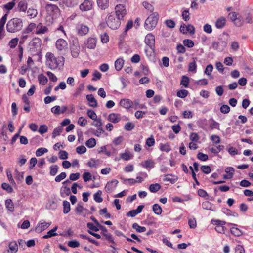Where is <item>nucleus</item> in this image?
<instances>
[{
	"instance_id": "f257e3e1",
	"label": "nucleus",
	"mask_w": 253,
	"mask_h": 253,
	"mask_svg": "<svg viewBox=\"0 0 253 253\" xmlns=\"http://www.w3.org/2000/svg\"><path fill=\"white\" fill-rule=\"evenodd\" d=\"M46 64L51 70H55L59 66H63L64 58L62 56L57 58L51 52H47L45 55Z\"/></svg>"
},
{
	"instance_id": "f03ea898",
	"label": "nucleus",
	"mask_w": 253,
	"mask_h": 253,
	"mask_svg": "<svg viewBox=\"0 0 253 253\" xmlns=\"http://www.w3.org/2000/svg\"><path fill=\"white\" fill-rule=\"evenodd\" d=\"M23 26V22L22 19L13 18L8 21L6 24V29L9 33H16L20 31Z\"/></svg>"
},
{
	"instance_id": "7ed1b4c3",
	"label": "nucleus",
	"mask_w": 253,
	"mask_h": 253,
	"mask_svg": "<svg viewBox=\"0 0 253 253\" xmlns=\"http://www.w3.org/2000/svg\"><path fill=\"white\" fill-rule=\"evenodd\" d=\"M159 14L157 12L152 13L145 20L144 27L148 30L153 29L157 24Z\"/></svg>"
},
{
	"instance_id": "20e7f679",
	"label": "nucleus",
	"mask_w": 253,
	"mask_h": 253,
	"mask_svg": "<svg viewBox=\"0 0 253 253\" xmlns=\"http://www.w3.org/2000/svg\"><path fill=\"white\" fill-rule=\"evenodd\" d=\"M120 19L115 18L114 15L110 14L106 20L108 26L112 29H117L120 25Z\"/></svg>"
},
{
	"instance_id": "39448f33",
	"label": "nucleus",
	"mask_w": 253,
	"mask_h": 253,
	"mask_svg": "<svg viewBox=\"0 0 253 253\" xmlns=\"http://www.w3.org/2000/svg\"><path fill=\"white\" fill-rule=\"evenodd\" d=\"M115 13L118 19H123L124 16L126 14V10L125 6L123 4H118L115 8Z\"/></svg>"
},
{
	"instance_id": "423d86ee",
	"label": "nucleus",
	"mask_w": 253,
	"mask_h": 253,
	"mask_svg": "<svg viewBox=\"0 0 253 253\" xmlns=\"http://www.w3.org/2000/svg\"><path fill=\"white\" fill-rule=\"evenodd\" d=\"M228 18L237 27H241L243 25V22L240 17H237V14L236 12H230L228 14Z\"/></svg>"
},
{
	"instance_id": "0eeeda50",
	"label": "nucleus",
	"mask_w": 253,
	"mask_h": 253,
	"mask_svg": "<svg viewBox=\"0 0 253 253\" xmlns=\"http://www.w3.org/2000/svg\"><path fill=\"white\" fill-rule=\"evenodd\" d=\"M145 42L151 49L153 51L154 50L155 39L153 35L152 34H147L145 38Z\"/></svg>"
},
{
	"instance_id": "6e6552de",
	"label": "nucleus",
	"mask_w": 253,
	"mask_h": 253,
	"mask_svg": "<svg viewBox=\"0 0 253 253\" xmlns=\"http://www.w3.org/2000/svg\"><path fill=\"white\" fill-rule=\"evenodd\" d=\"M74 42L72 45H71V53L73 57H77L80 52V46L79 44L78 40L76 39L75 41H73Z\"/></svg>"
},
{
	"instance_id": "1a4fd4ad",
	"label": "nucleus",
	"mask_w": 253,
	"mask_h": 253,
	"mask_svg": "<svg viewBox=\"0 0 253 253\" xmlns=\"http://www.w3.org/2000/svg\"><path fill=\"white\" fill-rule=\"evenodd\" d=\"M77 34L81 36L86 35L89 31V27L84 24H78L76 27Z\"/></svg>"
},
{
	"instance_id": "9d476101",
	"label": "nucleus",
	"mask_w": 253,
	"mask_h": 253,
	"mask_svg": "<svg viewBox=\"0 0 253 253\" xmlns=\"http://www.w3.org/2000/svg\"><path fill=\"white\" fill-rule=\"evenodd\" d=\"M97 39L93 37L88 38L84 43V45L90 49H94L96 46Z\"/></svg>"
},
{
	"instance_id": "9b49d317",
	"label": "nucleus",
	"mask_w": 253,
	"mask_h": 253,
	"mask_svg": "<svg viewBox=\"0 0 253 253\" xmlns=\"http://www.w3.org/2000/svg\"><path fill=\"white\" fill-rule=\"evenodd\" d=\"M67 42L63 39H59L56 42V47L59 51L65 50L67 48Z\"/></svg>"
},
{
	"instance_id": "f8f14e48",
	"label": "nucleus",
	"mask_w": 253,
	"mask_h": 253,
	"mask_svg": "<svg viewBox=\"0 0 253 253\" xmlns=\"http://www.w3.org/2000/svg\"><path fill=\"white\" fill-rule=\"evenodd\" d=\"M46 11L51 15L57 14L59 12L58 6L54 4H47L45 6Z\"/></svg>"
},
{
	"instance_id": "ddd939ff",
	"label": "nucleus",
	"mask_w": 253,
	"mask_h": 253,
	"mask_svg": "<svg viewBox=\"0 0 253 253\" xmlns=\"http://www.w3.org/2000/svg\"><path fill=\"white\" fill-rule=\"evenodd\" d=\"M120 104L122 107L128 109L132 107L133 102L128 99H122L120 101Z\"/></svg>"
},
{
	"instance_id": "4468645a",
	"label": "nucleus",
	"mask_w": 253,
	"mask_h": 253,
	"mask_svg": "<svg viewBox=\"0 0 253 253\" xmlns=\"http://www.w3.org/2000/svg\"><path fill=\"white\" fill-rule=\"evenodd\" d=\"M92 3L88 0H85L80 5V9L82 11H86L90 10L92 8Z\"/></svg>"
},
{
	"instance_id": "2eb2a0df",
	"label": "nucleus",
	"mask_w": 253,
	"mask_h": 253,
	"mask_svg": "<svg viewBox=\"0 0 253 253\" xmlns=\"http://www.w3.org/2000/svg\"><path fill=\"white\" fill-rule=\"evenodd\" d=\"M50 224V223L42 222L38 224L35 228V230L38 233H41L47 228Z\"/></svg>"
},
{
	"instance_id": "dca6fc26",
	"label": "nucleus",
	"mask_w": 253,
	"mask_h": 253,
	"mask_svg": "<svg viewBox=\"0 0 253 253\" xmlns=\"http://www.w3.org/2000/svg\"><path fill=\"white\" fill-rule=\"evenodd\" d=\"M121 119V115L117 113H111L108 117V120L113 123L119 122Z\"/></svg>"
},
{
	"instance_id": "f3484780",
	"label": "nucleus",
	"mask_w": 253,
	"mask_h": 253,
	"mask_svg": "<svg viewBox=\"0 0 253 253\" xmlns=\"http://www.w3.org/2000/svg\"><path fill=\"white\" fill-rule=\"evenodd\" d=\"M118 183L117 180L114 179L107 183L105 186V190L107 192H111L113 189H114L117 186Z\"/></svg>"
},
{
	"instance_id": "a211bd4d",
	"label": "nucleus",
	"mask_w": 253,
	"mask_h": 253,
	"mask_svg": "<svg viewBox=\"0 0 253 253\" xmlns=\"http://www.w3.org/2000/svg\"><path fill=\"white\" fill-rule=\"evenodd\" d=\"M97 4L100 9L105 10L109 7V0H97Z\"/></svg>"
},
{
	"instance_id": "6ab92c4d",
	"label": "nucleus",
	"mask_w": 253,
	"mask_h": 253,
	"mask_svg": "<svg viewBox=\"0 0 253 253\" xmlns=\"http://www.w3.org/2000/svg\"><path fill=\"white\" fill-rule=\"evenodd\" d=\"M71 194V189L66 185H63L60 189V196L62 198H65Z\"/></svg>"
},
{
	"instance_id": "aec40b11",
	"label": "nucleus",
	"mask_w": 253,
	"mask_h": 253,
	"mask_svg": "<svg viewBox=\"0 0 253 253\" xmlns=\"http://www.w3.org/2000/svg\"><path fill=\"white\" fill-rule=\"evenodd\" d=\"M86 99L88 101L90 106L92 107H96L97 106V101L92 94L86 95Z\"/></svg>"
},
{
	"instance_id": "412c9836",
	"label": "nucleus",
	"mask_w": 253,
	"mask_h": 253,
	"mask_svg": "<svg viewBox=\"0 0 253 253\" xmlns=\"http://www.w3.org/2000/svg\"><path fill=\"white\" fill-rule=\"evenodd\" d=\"M226 23V19L224 17H221L218 18L215 22V26L218 29L223 28Z\"/></svg>"
},
{
	"instance_id": "4be33fe9",
	"label": "nucleus",
	"mask_w": 253,
	"mask_h": 253,
	"mask_svg": "<svg viewBox=\"0 0 253 253\" xmlns=\"http://www.w3.org/2000/svg\"><path fill=\"white\" fill-rule=\"evenodd\" d=\"M47 31L48 28L46 26H42L41 23L36 26V34H44Z\"/></svg>"
},
{
	"instance_id": "5701e85b",
	"label": "nucleus",
	"mask_w": 253,
	"mask_h": 253,
	"mask_svg": "<svg viewBox=\"0 0 253 253\" xmlns=\"http://www.w3.org/2000/svg\"><path fill=\"white\" fill-rule=\"evenodd\" d=\"M76 212L78 213L81 214L84 211L85 213L90 214L87 209L84 208L81 203H78L75 209Z\"/></svg>"
},
{
	"instance_id": "b1692460",
	"label": "nucleus",
	"mask_w": 253,
	"mask_h": 253,
	"mask_svg": "<svg viewBox=\"0 0 253 253\" xmlns=\"http://www.w3.org/2000/svg\"><path fill=\"white\" fill-rule=\"evenodd\" d=\"M124 64V61L122 58H119L115 62V67L117 71L121 70Z\"/></svg>"
},
{
	"instance_id": "393cba45",
	"label": "nucleus",
	"mask_w": 253,
	"mask_h": 253,
	"mask_svg": "<svg viewBox=\"0 0 253 253\" xmlns=\"http://www.w3.org/2000/svg\"><path fill=\"white\" fill-rule=\"evenodd\" d=\"M28 16L30 18H35L38 15V11L37 9L33 8H29L27 12Z\"/></svg>"
},
{
	"instance_id": "a878e982",
	"label": "nucleus",
	"mask_w": 253,
	"mask_h": 253,
	"mask_svg": "<svg viewBox=\"0 0 253 253\" xmlns=\"http://www.w3.org/2000/svg\"><path fill=\"white\" fill-rule=\"evenodd\" d=\"M57 230V227H55L52 230L49 231L47 234L43 236V238L44 239H47L48 238L52 237L53 236H55L57 235V233L55 232V231Z\"/></svg>"
},
{
	"instance_id": "bb28decb",
	"label": "nucleus",
	"mask_w": 253,
	"mask_h": 253,
	"mask_svg": "<svg viewBox=\"0 0 253 253\" xmlns=\"http://www.w3.org/2000/svg\"><path fill=\"white\" fill-rule=\"evenodd\" d=\"M9 248L11 253H16L18 251V245L16 242H11L9 244Z\"/></svg>"
},
{
	"instance_id": "cd10ccee",
	"label": "nucleus",
	"mask_w": 253,
	"mask_h": 253,
	"mask_svg": "<svg viewBox=\"0 0 253 253\" xmlns=\"http://www.w3.org/2000/svg\"><path fill=\"white\" fill-rule=\"evenodd\" d=\"M100 163L99 160H95L94 159H91L88 163L87 165L89 167L91 168H96Z\"/></svg>"
},
{
	"instance_id": "c85d7f7f",
	"label": "nucleus",
	"mask_w": 253,
	"mask_h": 253,
	"mask_svg": "<svg viewBox=\"0 0 253 253\" xmlns=\"http://www.w3.org/2000/svg\"><path fill=\"white\" fill-rule=\"evenodd\" d=\"M41 45V40L39 38H35L31 42V45L37 48L40 47Z\"/></svg>"
},
{
	"instance_id": "c756f323",
	"label": "nucleus",
	"mask_w": 253,
	"mask_h": 253,
	"mask_svg": "<svg viewBox=\"0 0 253 253\" xmlns=\"http://www.w3.org/2000/svg\"><path fill=\"white\" fill-rule=\"evenodd\" d=\"M18 8L20 11L25 12L27 9V3L26 1L23 0L19 2Z\"/></svg>"
},
{
	"instance_id": "7c9ffc66",
	"label": "nucleus",
	"mask_w": 253,
	"mask_h": 253,
	"mask_svg": "<svg viewBox=\"0 0 253 253\" xmlns=\"http://www.w3.org/2000/svg\"><path fill=\"white\" fill-rule=\"evenodd\" d=\"M132 228L134 229L137 232L142 233L146 231V228L144 226H140L137 223H134L132 224Z\"/></svg>"
},
{
	"instance_id": "2f4dec72",
	"label": "nucleus",
	"mask_w": 253,
	"mask_h": 253,
	"mask_svg": "<svg viewBox=\"0 0 253 253\" xmlns=\"http://www.w3.org/2000/svg\"><path fill=\"white\" fill-rule=\"evenodd\" d=\"M63 213L64 214H67L70 211V204L67 201H64L63 202Z\"/></svg>"
},
{
	"instance_id": "473e14b6",
	"label": "nucleus",
	"mask_w": 253,
	"mask_h": 253,
	"mask_svg": "<svg viewBox=\"0 0 253 253\" xmlns=\"http://www.w3.org/2000/svg\"><path fill=\"white\" fill-rule=\"evenodd\" d=\"M161 188V185L158 183L151 184L149 186V190L153 193H156Z\"/></svg>"
},
{
	"instance_id": "72a5a7b5",
	"label": "nucleus",
	"mask_w": 253,
	"mask_h": 253,
	"mask_svg": "<svg viewBox=\"0 0 253 253\" xmlns=\"http://www.w3.org/2000/svg\"><path fill=\"white\" fill-rule=\"evenodd\" d=\"M153 212L157 215H160L161 214L162 212V209L161 207L158 204H155L153 206Z\"/></svg>"
},
{
	"instance_id": "f704fd0d",
	"label": "nucleus",
	"mask_w": 253,
	"mask_h": 253,
	"mask_svg": "<svg viewBox=\"0 0 253 253\" xmlns=\"http://www.w3.org/2000/svg\"><path fill=\"white\" fill-rule=\"evenodd\" d=\"M5 205L6 208L11 212H13L14 211V205L13 202L11 199H7L5 201Z\"/></svg>"
},
{
	"instance_id": "c9c22d12",
	"label": "nucleus",
	"mask_w": 253,
	"mask_h": 253,
	"mask_svg": "<svg viewBox=\"0 0 253 253\" xmlns=\"http://www.w3.org/2000/svg\"><path fill=\"white\" fill-rule=\"evenodd\" d=\"M231 233L235 236H240L243 233L241 230L235 227H232L230 229Z\"/></svg>"
},
{
	"instance_id": "e433bc0d",
	"label": "nucleus",
	"mask_w": 253,
	"mask_h": 253,
	"mask_svg": "<svg viewBox=\"0 0 253 253\" xmlns=\"http://www.w3.org/2000/svg\"><path fill=\"white\" fill-rule=\"evenodd\" d=\"M101 191L98 190L96 193H95L94 194V199L96 202L98 203H101L103 201V198L101 196Z\"/></svg>"
},
{
	"instance_id": "4c0bfd02",
	"label": "nucleus",
	"mask_w": 253,
	"mask_h": 253,
	"mask_svg": "<svg viewBox=\"0 0 253 253\" xmlns=\"http://www.w3.org/2000/svg\"><path fill=\"white\" fill-rule=\"evenodd\" d=\"M63 128L61 126H59L55 128L52 132V137L53 138H55L57 136L60 135V133L63 131Z\"/></svg>"
},
{
	"instance_id": "58836bf2",
	"label": "nucleus",
	"mask_w": 253,
	"mask_h": 253,
	"mask_svg": "<svg viewBox=\"0 0 253 253\" xmlns=\"http://www.w3.org/2000/svg\"><path fill=\"white\" fill-rule=\"evenodd\" d=\"M96 142L94 138H91L86 141L85 144L89 148H93L96 145Z\"/></svg>"
},
{
	"instance_id": "ea45409f",
	"label": "nucleus",
	"mask_w": 253,
	"mask_h": 253,
	"mask_svg": "<svg viewBox=\"0 0 253 253\" xmlns=\"http://www.w3.org/2000/svg\"><path fill=\"white\" fill-rule=\"evenodd\" d=\"M38 80L40 84L45 85L47 81V78L43 74H41L38 76Z\"/></svg>"
},
{
	"instance_id": "a19ab883",
	"label": "nucleus",
	"mask_w": 253,
	"mask_h": 253,
	"mask_svg": "<svg viewBox=\"0 0 253 253\" xmlns=\"http://www.w3.org/2000/svg\"><path fill=\"white\" fill-rule=\"evenodd\" d=\"M183 43L184 46H187L189 48H192L194 45V42L190 39H185L183 40Z\"/></svg>"
},
{
	"instance_id": "79ce46f5",
	"label": "nucleus",
	"mask_w": 253,
	"mask_h": 253,
	"mask_svg": "<svg viewBox=\"0 0 253 253\" xmlns=\"http://www.w3.org/2000/svg\"><path fill=\"white\" fill-rule=\"evenodd\" d=\"M19 39L18 38H15L11 39L9 42L8 45L11 48H14L17 45Z\"/></svg>"
},
{
	"instance_id": "37998d69",
	"label": "nucleus",
	"mask_w": 253,
	"mask_h": 253,
	"mask_svg": "<svg viewBox=\"0 0 253 253\" xmlns=\"http://www.w3.org/2000/svg\"><path fill=\"white\" fill-rule=\"evenodd\" d=\"M189 83V78L185 76H183L180 82V84L183 85L185 87H187L188 86Z\"/></svg>"
},
{
	"instance_id": "c03bdc74",
	"label": "nucleus",
	"mask_w": 253,
	"mask_h": 253,
	"mask_svg": "<svg viewBox=\"0 0 253 253\" xmlns=\"http://www.w3.org/2000/svg\"><path fill=\"white\" fill-rule=\"evenodd\" d=\"M188 93V92L187 90H186L185 89H182V90H179L177 92V96L178 97H180L181 98H184L187 96Z\"/></svg>"
},
{
	"instance_id": "a18cd8bd",
	"label": "nucleus",
	"mask_w": 253,
	"mask_h": 253,
	"mask_svg": "<svg viewBox=\"0 0 253 253\" xmlns=\"http://www.w3.org/2000/svg\"><path fill=\"white\" fill-rule=\"evenodd\" d=\"M160 149L162 151H164L166 152H169L171 150L170 146L168 143L164 144H161L160 145Z\"/></svg>"
},
{
	"instance_id": "49530a36",
	"label": "nucleus",
	"mask_w": 253,
	"mask_h": 253,
	"mask_svg": "<svg viewBox=\"0 0 253 253\" xmlns=\"http://www.w3.org/2000/svg\"><path fill=\"white\" fill-rule=\"evenodd\" d=\"M47 151L48 150L45 148H40L36 150V155L37 157H40Z\"/></svg>"
},
{
	"instance_id": "de8ad7c7",
	"label": "nucleus",
	"mask_w": 253,
	"mask_h": 253,
	"mask_svg": "<svg viewBox=\"0 0 253 253\" xmlns=\"http://www.w3.org/2000/svg\"><path fill=\"white\" fill-rule=\"evenodd\" d=\"M188 68L189 71L191 72L194 73L196 72L197 65L195 60L189 64Z\"/></svg>"
},
{
	"instance_id": "09e8293b",
	"label": "nucleus",
	"mask_w": 253,
	"mask_h": 253,
	"mask_svg": "<svg viewBox=\"0 0 253 253\" xmlns=\"http://www.w3.org/2000/svg\"><path fill=\"white\" fill-rule=\"evenodd\" d=\"M50 174L52 176H54L56 174L58 170V167L57 165H53L50 167Z\"/></svg>"
},
{
	"instance_id": "8fccbe9b",
	"label": "nucleus",
	"mask_w": 253,
	"mask_h": 253,
	"mask_svg": "<svg viewBox=\"0 0 253 253\" xmlns=\"http://www.w3.org/2000/svg\"><path fill=\"white\" fill-rule=\"evenodd\" d=\"M188 225L190 228L194 229L197 226V222L195 218H190L188 220Z\"/></svg>"
},
{
	"instance_id": "3c124183",
	"label": "nucleus",
	"mask_w": 253,
	"mask_h": 253,
	"mask_svg": "<svg viewBox=\"0 0 253 253\" xmlns=\"http://www.w3.org/2000/svg\"><path fill=\"white\" fill-rule=\"evenodd\" d=\"M135 127V125L131 122H127L124 126V128L126 131H131Z\"/></svg>"
},
{
	"instance_id": "603ef678",
	"label": "nucleus",
	"mask_w": 253,
	"mask_h": 253,
	"mask_svg": "<svg viewBox=\"0 0 253 253\" xmlns=\"http://www.w3.org/2000/svg\"><path fill=\"white\" fill-rule=\"evenodd\" d=\"M66 177V173L64 172H61L59 175H57L55 178V181L57 182H59Z\"/></svg>"
},
{
	"instance_id": "864d4df0",
	"label": "nucleus",
	"mask_w": 253,
	"mask_h": 253,
	"mask_svg": "<svg viewBox=\"0 0 253 253\" xmlns=\"http://www.w3.org/2000/svg\"><path fill=\"white\" fill-rule=\"evenodd\" d=\"M197 158L201 161H205L208 159V156L202 152H199L197 154Z\"/></svg>"
},
{
	"instance_id": "5fc2aeb1",
	"label": "nucleus",
	"mask_w": 253,
	"mask_h": 253,
	"mask_svg": "<svg viewBox=\"0 0 253 253\" xmlns=\"http://www.w3.org/2000/svg\"><path fill=\"white\" fill-rule=\"evenodd\" d=\"M2 188L6 190L8 192L11 193L13 191L12 187L8 183H3L1 185Z\"/></svg>"
},
{
	"instance_id": "6e6d98bb",
	"label": "nucleus",
	"mask_w": 253,
	"mask_h": 253,
	"mask_svg": "<svg viewBox=\"0 0 253 253\" xmlns=\"http://www.w3.org/2000/svg\"><path fill=\"white\" fill-rule=\"evenodd\" d=\"M213 66L211 64H209L207 66L205 70V74L209 76H211V73L213 70Z\"/></svg>"
},
{
	"instance_id": "4d7b16f0",
	"label": "nucleus",
	"mask_w": 253,
	"mask_h": 253,
	"mask_svg": "<svg viewBox=\"0 0 253 253\" xmlns=\"http://www.w3.org/2000/svg\"><path fill=\"white\" fill-rule=\"evenodd\" d=\"M202 207L204 209L208 210H212V204L211 202L209 201H205L203 202L202 203Z\"/></svg>"
},
{
	"instance_id": "13d9d810",
	"label": "nucleus",
	"mask_w": 253,
	"mask_h": 253,
	"mask_svg": "<svg viewBox=\"0 0 253 253\" xmlns=\"http://www.w3.org/2000/svg\"><path fill=\"white\" fill-rule=\"evenodd\" d=\"M203 30L206 33H211L212 31L211 26L209 24H206L203 27Z\"/></svg>"
},
{
	"instance_id": "bf43d9fd",
	"label": "nucleus",
	"mask_w": 253,
	"mask_h": 253,
	"mask_svg": "<svg viewBox=\"0 0 253 253\" xmlns=\"http://www.w3.org/2000/svg\"><path fill=\"white\" fill-rule=\"evenodd\" d=\"M68 153L64 150H60L59 152V157L60 159L65 160L68 158Z\"/></svg>"
},
{
	"instance_id": "052dcab7",
	"label": "nucleus",
	"mask_w": 253,
	"mask_h": 253,
	"mask_svg": "<svg viewBox=\"0 0 253 253\" xmlns=\"http://www.w3.org/2000/svg\"><path fill=\"white\" fill-rule=\"evenodd\" d=\"M68 245L71 248H77L80 246V243L76 240H72L68 243Z\"/></svg>"
},
{
	"instance_id": "680f3d73",
	"label": "nucleus",
	"mask_w": 253,
	"mask_h": 253,
	"mask_svg": "<svg viewBox=\"0 0 253 253\" xmlns=\"http://www.w3.org/2000/svg\"><path fill=\"white\" fill-rule=\"evenodd\" d=\"M48 128L46 125H42L39 129V132L40 134H42L47 132Z\"/></svg>"
},
{
	"instance_id": "e2e57ef3",
	"label": "nucleus",
	"mask_w": 253,
	"mask_h": 253,
	"mask_svg": "<svg viewBox=\"0 0 253 253\" xmlns=\"http://www.w3.org/2000/svg\"><path fill=\"white\" fill-rule=\"evenodd\" d=\"M201 169L205 174H209L211 172V167L209 166H202L201 167Z\"/></svg>"
},
{
	"instance_id": "0e129e2a",
	"label": "nucleus",
	"mask_w": 253,
	"mask_h": 253,
	"mask_svg": "<svg viewBox=\"0 0 253 253\" xmlns=\"http://www.w3.org/2000/svg\"><path fill=\"white\" fill-rule=\"evenodd\" d=\"M220 111L223 114H226L229 112L230 108L227 105H223L220 107Z\"/></svg>"
},
{
	"instance_id": "69168bd1",
	"label": "nucleus",
	"mask_w": 253,
	"mask_h": 253,
	"mask_svg": "<svg viewBox=\"0 0 253 253\" xmlns=\"http://www.w3.org/2000/svg\"><path fill=\"white\" fill-rule=\"evenodd\" d=\"M88 116L91 119L94 120L97 118V116L94 111L91 109L88 110L87 112Z\"/></svg>"
},
{
	"instance_id": "338daca9",
	"label": "nucleus",
	"mask_w": 253,
	"mask_h": 253,
	"mask_svg": "<svg viewBox=\"0 0 253 253\" xmlns=\"http://www.w3.org/2000/svg\"><path fill=\"white\" fill-rule=\"evenodd\" d=\"M182 18L185 21H187L190 19L189 14V10L185 9L182 12Z\"/></svg>"
},
{
	"instance_id": "774afa93",
	"label": "nucleus",
	"mask_w": 253,
	"mask_h": 253,
	"mask_svg": "<svg viewBox=\"0 0 253 253\" xmlns=\"http://www.w3.org/2000/svg\"><path fill=\"white\" fill-rule=\"evenodd\" d=\"M86 151V148L85 146L81 145L76 148V152L80 154L84 153Z\"/></svg>"
}]
</instances>
